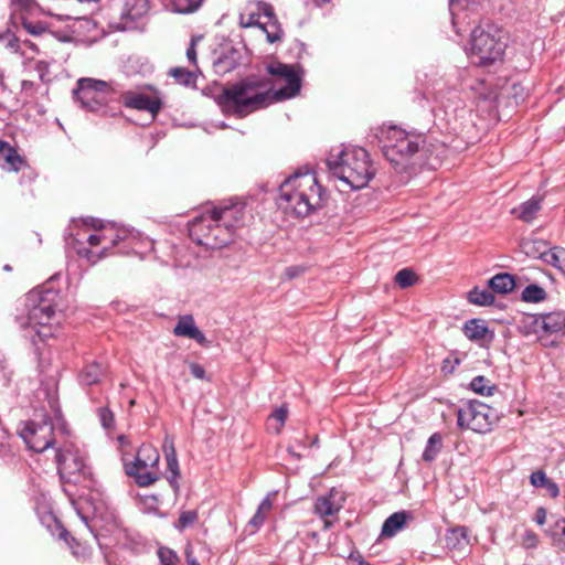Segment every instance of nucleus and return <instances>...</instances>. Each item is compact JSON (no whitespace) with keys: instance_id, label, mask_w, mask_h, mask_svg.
<instances>
[{"instance_id":"obj_53","label":"nucleus","mask_w":565,"mask_h":565,"mask_svg":"<svg viewBox=\"0 0 565 565\" xmlns=\"http://www.w3.org/2000/svg\"><path fill=\"white\" fill-rule=\"evenodd\" d=\"M537 535L533 531H526L523 535V545L526 548H533L537 545Z\"/></svg>"},{"instance_id":"obj_22","label":"nucleus","mask_w":565,"mask_h":565,"mask_svg":"<svg viewBox=\"0 0 565 565\" xmlns=\"http://www.w3.org/2000/svg\"><path fill=\"white\" fill-rule=\"evenodd\" d=\"M149 10L148 0H124L121 18L134 21L143 17Z\"/></svg>"},{"instance_id":"obj_34","label":"nucleus","mask_w":565,"mask_h":565,"mask_svg":"<svg viewBox=\"0 0 565 565\" xmlns=\"http://www.w3.org/2000/svg\"><path fill=\"white\" fill-rule=\"evenodd\" d=\"M271 508H273L271 500L267 495L266 498L263 499V501L258 505V509H257L256 513L253 515V518L250 519L249 524L255 527H259L260 525H263V523L265 522V519H266V514L271 510Z\"/></svg>"},{"instance_id":"obj_21","label":"nucleus","mask_w":565,"mask_h":565,"mask_svg":"<svg viewBox=\"0 0 565 565\" xmlns=\"http://www.w3.org/2000/svg\"><path fill=\"white\" fill-rule=\"evenodd\" d=\"M463 333L468 339L472 341L486 340L488 335L489 340L493 338V334L489 331L486 322L480 319L468 320L463 324Z\"/></svg>"},{"instance_id":"obj_6","label":"nucleus","mask_w":565,"mask_h":565,"mask_svg":"<svg viewBox=\"0 0 565 565\" xmlns=\"http://www.w3.org/2000/svg\"><path fill=\"white\" fill-rule=\"evenodd\" d=\"M330 172L352 189L367 185L375 174L369 153L360 147L345 148L327 160Z\"/></svg>"},{"instance_id":"obj_20","label":"nucleus","mask_w":565,"mask_h":565,"mask_svg":"<svg viewBox=\"0 0 565 565\" xmlns=\"http://www.w3.org/2000/svg\"><path fill=\"white\" fill-rule=\"evenodd\" d=\"M412 519L409 512L399 511L390 515L383 523L381 536L393 537L399 530L404 527L407 520Z\"/></svg>"},{"instance_id":"obj_10","label":"nucleus","mask_w":565,"mask_h":565,"mask_svg":"<svg viewBox=\"0 0 565 565\" xmlns=\"http://www.w3.org/2000/svg\"><path fill=\"white\" fill-rule=\"evenodd\" d=\"M457 424L460 428L476 433L490 431L499 416L495 409L479 401H469L458 409Z\"/></svg>"},{"instance_id":"obj_16","label":"nucleus","mask_w":565,"mask_h":565,"mask_svg":"<svg viewBox=\"0 0 565 565\" xmlns=\"http://www.w3.org/2000/svg\"><path fill=\"white\" fill-rule=\"evenodd\" d=\"M342 491L332 488L327 494L320 495L315 501V513L320 518L335 515L344 503Z\"/></svg>"},{"instance_id":"obj_5","label":"nucleus","mask_w":565,"mask_h":565,"mask_svg":"<svg viewBox=\"0 0 565 565\" xmlns=\"http://www.w3.org/2000/svg\"><path fill=\"white\" fill-rule=\"evenodd\" d=\"M263 88L260 81L248 77L224 86L216 103L224 114L243 118L267 105L269 94Z\"/></svg>"},{"instance_id":"obj_8","label":"nucleus","mask_w":565,"mask_h":565,"mask_svg":"<svg viewBox=\"0 0 565 565\" xmlns=\"http://www.w3.org/2000/svg\"><path fill=\"white\" fill-rule=\"evenodd\" d=\"M159 459L158 450L148 444L140 446L132 460L122 455L126 473L140 487H148L159 479Z\"/></svg>"},{"instance_id":"obj_38","label":"nucleus","mask_w":565,"mask_h":565,"mask_svg":"<svg viewBox=\"0 0 565 565\" xmlns=\"http://www.w3.org/2000/svg\"><path fill=\"white\" fill-rule=\"evenodd\" d=\"M416 281V275L415 273L409 268H404L397 271L395 275V282L401 288H407L415 284Z\"/></svg>"},{"instance_id":"obj_30","label":"nucleus","mask_w":565,"mask_h":565,"mask_svg":"<svg viewBox=\"0 0 565 565\" xmlns=\"http://www.w3.org/2000/svg\"><path fill=\"white\" fill-rule=\"evenodd\" d=\"M103 376V369L97 363L87 364L82 371L79 379L84 385L96 384Z\"/></svg>"},{"instance_id":"obj_35","label":"nucleus","mask_w":565,"mask_h":565,"mask_svg":"<svg viewBox=\"0 0 565 565\" xmlns=\"http://www.w3.org/2000/svg\"><path fill=\"white\" fill-rule=\"evenodd\" d=\"M545 298L546 291L535 284L526 286L522 291V300L526 302H540Z\"/></svg>"},{"instance_id":"obj_11","label":"nucleus","mask_w":565,"mask_h":565,"mask_svg":"<svg viewBox=\"0 0 565 565\" xmlns=\"http://www.w3.org/2000/svg\"><path fill=\"white\" fill-rule=\"evenodd\" d=\"M84 225L90 226L92 230H98L99 234L105 236V238H103L104 246L98 252L86 247L81 238H75L77 254L92 264L105 257L107 249L117 245L118 242L125 237L124 231H118L113 224H105L100 220L90 218L89 221H84Z\"/></svg>"},{"instance_id":"obj_61","label":"nucleus","mask_w":565,"mask_h":565,"mask_svg":"<svg viewBox=\"0 0 565 565\" xmlns=\"http://www.w3.org/2000/svg\"><path fill=\"white\" fill-rule=\"evenodd\" d=\"M323 519H324V521H323V530H329L333 525V523H332V521H330V520H328L326 518H323Z\"/></svg>"},{"instance_id":"obj_54","label":"nucleus","mask_w":565,"mask_h":565,"mask_svg":"<svg viewBox=\"0 0 565 565\" xmlns=\"http://www.w3.org/2000/svg\"><path fill=\"white\" fill-rule=\"evenodd\" d=\"M185 556V565H201L198 559L193 556L192 545L190 543L186 544L184 548Z\"/></svg>"},{"instance_id":"obj_2","label":"nucleus","mask_w":565,"mask_h":565,"mask_svg":"<svg viewBox=\"0 0 565 565\" xmlns=\"http://www.w3.org/2000/svg\"><path fill=\"white\" fill-rule=\"evenodd\" d=\"M324 191L310 171H297L279 186L278 205L286 213L306 217L323 205Z\"/></svg>"},{"instance_id":"obj_42","label":"nucleus","mask_w":565,"mask_h":565,"mask_svg":"<svg viewBox=\"0 0 565 565\" xmlns=\"http://www.w3.org/2000/svg\"><path fill=\"white\" fill-rule=\"evenodd\" d=\"M87 228L84 230L85 235V242L89 245V247H97L102 245L104 246L103 238H105L104 235H100L98 230H92L90 226H86Z\"/></svg>"},{"instance_id":"obj_26","label":"nucleus","mask_w":565,"mask_h":565,"mask_svg":"<svg viewBox=\"0 0 565 565\" xmlns=\"http://www.w3.org/2000/svg\"><path fill=\"white\" fill-rule=\"evenodd\" d=\"M491 290L499 294H508L515 287V281L512 275L508 273L497 274L489 280Z\"/></svg>"},{"instance_id":"obj_15","label":"nucleus","mask_w":565,"mask_h":565,"mask_svg":"<svg viewBox=\"0 0 565 565\" xmlns=\"http://www.w3.org/2000/svg\"><path fill=\"white\" fill-rule=\"evenodd\" d=\"M121 103L127 108L148 111L151 119L156 117L161 107V100L156 93L147 94L142 88L126 90L120 95Z\"/></svg>"},{"instance_id":"obj_17","label":"nucleus","mask_w":565,"mask_h":565,"mask_svg":"<svg viewBox=\"0 0 565 565\" xmlns=\"http://www.w3.org/2000/svg\"><path fill=\"white\" fill-rule=\"evenodd\" d=\"M82 0H53L49 13L61 20L79 19L83 14L79 6Z\"/></svg>"},{"instance_id":"obj_25","label":"nucleus","mask_w":565,"mask_h":565,"mask_svg":"<svg viewBox=\"0 0 565 565\" xmlns=\"http://www.w3.org/2000/svg\"><path fill=\"white\" fill-rule=\"evenodd\" d=\"M163 452L167 459L168 468L170 471L169 481L173 486L174 480L177 478V451L174 447V439L172 436H167L164 438L163 445Z\"/></svg>"},{"instance_id":"obj_36","label":"nucleus","mask_w":565,"mask_h":565,"mask_svg":"<svg viewBox=\"0 0 565 565\" xmlns=\"http://www.w3.org/2000/svg\"><path fill=\"white\" fill-rule=\"evenodd\" d=\"M551 535L554 546L565 552V518H561L555 522L554 531Z\"/></svg>"},{"instance_id":"obj_60","label":"nucleus","mask_w":565,"mask_h":565,"mask_svg":"<svg viewBox=\"0 0 565 565\" xmlns=\"http://www.w3.org/2000/svg\"><path fill=\"white\" fill-rule=\"evenodd\" d=\"M452 534L457 535V536H460L462 539H466L467 537V530L465 527H458V529L452 531Z\"/></svg>"},{"instance_id":"obj_23","label":"nucleus","mask_w":565,"mask_h":565,"mask_svg":"<svg viewBox=\"0 0 565 565\" xmlns=\"http://www.w3.org/2000/svg\"><path fill=\"white\" fill-rule=\"evenodd\" d=\"M543 318L541 321L543 333L553 334L565 329V313L563 311L543 313Z\"/></svg>"},{"instance_id":"obj_48","label":"nucleus","mask_w":565,"mask_h":565,"mask_svg":"<svg viewBox=\"0 0 565 565\" xmlns=\"http://www.w3.org/2000/svg\"><path fill=\"white\" fill-rule=\"evenodd\" d=\"M201 40H202L201 35L193 36L192 40H191L190 46L186 50V58L193 65H196V50H195V46H196V43L199 41H201Z\"/></svg>"},{"instance_id":"obj_45","label":"nucleus","mask_w":565,"mask_h":565,"mask_svg":"<svg viewBox=\"0 0 565 565\" xmlns=\"http://www.w3.org/2000/svg\"><path fill=\"white\" fill-rule=\"evenodd\" d=\"M160 565H174L177 556L172 550L160 547L158 550Z\"/></svg>"},{"instance_id":"obj_4","label":"nucleus","mask_w":565,"mask_h":565,"mask_svg":"<svg viewBox=\"0 0 565 565\" xmlns=\"http://www.w3.org/2000/svg\"><path fill=\"white\" fill-rule=\"evenodd\" d=\"M382 151L397 172L408 174L424 164L425 138L397 127L383 130Z\"/></svg>"},{"instance_id":"obj_12","label":"nucleus","mask_w":565,"mask_h":565,"mask_svg":"<svg viewBox=\"0 0 565 565\" xmlns=\"http://www.w3.org/2000/svg\"><path fill=\"white\" fill-rule=\"evenodd\" d=\"M267 72L276 77V82L284 81L285 85L273 93L275 100H284L295 97L301 87L303 70L300 65H289L280 62L267 66Z\"/></svg>"},{"instance_id":"obj_56","label":"nucleus","mask_w":565,"mask_h":565,"mask_svg":"<svg viewBox=\"0 0 565 565\" xmlns=\"http://www.w3.org/2000/svg\"><path fill=\"white\" fill-rule=\"evenodd\" d=\"M68 536H70L68 532L65 529H61L60 534H58L60 540H63L72 548L73 554L75 556H78L79 553L76 550H74L73 545L68 541Z\"/></svg>"},{"instance_id":"obj_49","label":"nucleus","mask_w":565,"mask_h":565,"mask_svg":"<svg viewBox=\"0 0 565 565\" xmlns=\"http://www.w3.org/2000/svg\"><path fill=\"white\" fill-rule=\"evenodd\" d=\"M543 319H544L543 318V313L542 315L530 316L527 318V320H529V328L531 329L532 332H534V333L543 332V327H542V323H541V321Z\"/></svg>"},{"instance_id":"obj_33","label":"nucleus","mask_w":565,"mask_h":565,"mask_svg":"<svg viewBox=\"0 0 565 565\" xmlns=\"http://www.w3.org/2000/svg\"><path fill=\"white\" fill-rule=\"evenodd\" d=\"M260 30L266 33V39L269 43L279 42L284 35V31L280 23L278 22V19L263 23V28H260Z\"/></svg>"},{"instance_id":"obj_28","label":"nucleus","mask_w":565,"mask_h":565,"mask_svg":"<svg viewBox=\"0 0 565 565\" xmlns=\"http://www.w3.org/2000/svg\"><path fill=\"white\" fill-rule=\"evenodd\" d=\"M443 448V437L439 433L433 434L427 441L423 452V460L426 462L434 461Z\"/></svg>"},{"instance_id":"obj_50","label":"nucleus","mask_w":565,"mask_h":565,"mask_svg":"<svg viewBox=\"0 0 565 565\" xmlns=\"http://www.w3.org/2000/svg\"><path fill=\"white\" fill-rule=\"evenodd\" d=\"M184 363L188 364L190 373L193 377H195L198 380L205 379V370L203 369L202 365L194 363V362H188V361H185Z\"/></svg>"},{"instance_id":"obj_55","label":"nucleus","mask_w":565,"mask_h":565,"mask_svg":"<svg viewBox=\"0 0 565 565\" xmlns=\"http://www.w3.org/2000/svg\"><path fill=\"white\" fill-rule=\"evenodd\" d=\"M543 488H545L547 490V492L550 493V495L552 498H556L559 494L558 486L550 479L546 481V483L544 484Z\"/></svg>"},{"instance_id":"obj_51","label":"nucleus","mask_w":565,"mask_h":565,"mask_svg":"<svg viewBox=\"0 0 565 565\" xmlns=\"http://www.w3.org/2000/svg\"><path fill=\"white\" fill-rule=\"evenodd\" d=\"M468 0H449V10L452 17V23L455 24V19L458 14V10L465 9L468 4Z\"/></svg>"},{"instance_id":"obj_39","label":"nucleus","mask_w":565,"mask_h":565,"mask_svg":"<svg viewBox=\"0 0 565 565\" xmlns=\"http://www.w3.org/2000/svg\"><path fill=\"white\" fill-rule=\"evenodd\" d=\"M199 520L196 510L183 511L179 514V531L192 527Z\"/></svg>"},{"instance_id":"obj_24","label":"nucleus","mask_w":565,"mask_h":565,"mask_svg":"<svg viewBox=\"0 0 565 565\" xmlns=\"http://www.w3.org/2000/svg\"><path fill=\"white\" fill-rule=\"evenodd\" d=\"M541 209V199L533 196L523 202L519 207L513 209V213L523 222L530 223L535 218L536 213Z\"/></svg>"},{"instance_id":"obj_43","label":"nucleus","mask_w":565,"mask_h":565,"mask_svg":"<svg viewBox=\"0 0 565 565\" xmlns=\"http://www.w3.org/2000/svg\"><path fill=\"white\" fill-rule=\"evenodd\" d=\"M213 67L217 74H226L234 68V62L228 56L218 57L213 62Z\"/></svg>"},{"instance_id":"obj_19","label":"nucleus","mask_w":565,"mask_h":565,"mask_svg":"<svg viewBox=\"0 0 565 565\" xmlns=\"http://www.w3.org/2000/svg\"><path fill=\"white\" fill-rule=\"evenodd\" d=\"M22 158L8 142L0 140V167L8 171H19Z\"/></svg>"},{"instance_id":"obj_46","label":"nucleus","mask_w":565,"mask_h":565,"mask_svg":"<svg viewBox=\"0 0 565 565\" xmlns=\"http://www.w3.org/2000/svg\"><path fill=\"white\" fill-rule=\"evenodd\" d=\"M98 416L100 424L104 428H110L114 424V414L107 407H100L98 409Z\"/></svg>"},{"instance_id":"obj_27","label":"nucleus","mask_w":565,"mask_h":565,"mask_svg":"<svg viewBox=\"0 0 565 565\" xmlns=\"http://www.w3.org/2000/svg\"><path fill=\"white\" fill-rule=\"evenodd\" d=\"M521 248L526 256L543 259L547 244L541 239H526L521 243Z\"/></svg>"},{"instance_id":"obj_44","label":"nucleus","mask_w":565,"mask_h":565,"mask_svg":"<svg viewBox=\"0 0 565 565\" xmlns=\"http://www.w3.org/2000/svg\"><path fill=\"white\" fill-rule=\"evenodd\" d=\"M254 6L256 7V9L259 11L260 15H264L268 19L267 22H270L273 20H277V17L274 12V8L271 7V4L267 3V2H264V1H256L254 3Z\"/></svg>"},{"instance_id":"obj_18","label":"nucleus","mask_w":565,"mask_h":565,"mask_svg":"<svg viewBox=\"0 0 565 565\" xmlns=\"http://www.w3.org/2000/svg\"><path fill=\"white\" fill-rule=\"evenodd\" d=\"M179 337L191 339L203 348L210 347V341L198 328L191 315L179 316Z\"/></svg>"},{"instance_id":"obj_47","label":"nucleus","mask_w":565,"mask_h":565,"mask_svg":"<svg viewBox=\"0 0 565 565\" xmlns=\"http://www.w3.org/2000/svg\"><path fill=\"white\" fill-rule=\"evenodd\" d=\"M548 478L542 470L534 471L530 476L531 484L536 488H543Z\"/></svg>"},{"instance_id":"obj_13","label":"nucleus","mask_w":565,"mask_h":565,"mask_svg":"<svg viewBox=\"0 0 565 565\" xmlns=\"http://www.w3.org/2000/svg\"><path fill=\"white\" fill-rule=\"evenodd\" d=\"M56 461L60 473L68 481L78 482L81 477L89 475L84 458L77 451L60 450Z\"/></svg>"},{"instance_id":"obj_58","label":"nucleus","mask_w":565,"mask_h":565,"mask_svg":"<svg viewBox=\"0 0 565 565\" xmlns=\"http://www.w3.org/2000/svg\"><path fill=\"white\" fill-rule=\"evenodd\" d=\"M12 3L22 10H29L33 0H12Z\"/></svg>"},{"instance_id":"obj_31","label":"nucleus","mask_w":565,"mask_h":565,"mask_svg":"<svg viewBox=\"0 0 565 565\" xmlns=\"http://www.w3.org/2000/svg\"><path fill=\"white\" fill-rule=\"evenodd\" d=\"M468 299L477 306H490L494 302L493 294L488 289H479L475 287L469 294Z\"/></svg>"},{"instance_id":"obj_59","label":"nucleus","mask_w":565,"mask_h":565,"mask_svg":"<svg viewBox=\"0 0 565 565\" xmlns=\"http://www.w3.org/2000/svg\"><path fill=\"white\" fill-rule=\"evenodd\" d=\"M300 273H302V269L300 267H297V266L288 267L285 270V275L288 278H294V277L298 276Z\"/></svg>"},{"instance_id":"obj_29","label":"nucleus","mask_w":565,"mask_h":565,"mask_svg":"<svg viewBox=\"0 0 565 565\" xmlns=\"http://www.w3.org/2000/svg\"><path fill=\"white\" fill-rule=\"evenodd\" d=\"M287 415H288L287 407L280 406V407L276 408L269 415V417L267 419V428L275 434H279L281 431V428L285 425Z\"/></svg>"},{"instance_id":"obj_62","label":"nucleus","mask_w":565,"mask_h":565,"mask_svg":"<svg viewBox=\"0 0 565 565\" xmlns=\"http://www.w3.org/2000/svg\"><path fill=\"white\" fill-rule=\"evenodd\" d=\"M118 441L121 446L126 445L127 444V437L121 435L118 437Z\"/></svg>"},{"instance_id":"obj_14","label":"nucleus","mask_w":565,"mask_h":565,"mask_svg":"<svg viewBox=\"0 0 565 565\" xmlns=\"http://www.w3.org/2000/svg\"><path fill=\"white\" fill-rule=\"evenodd\" d=\"M21 436L28 446L36 452L46 450L54 443L53 427L47 420L40 424L29 423Z\"/></svg>"},{"instance_id":"obj_1","label":"nucleus","mask_w":565,"mask_h":565,"mask_svg":"<svg viewBox=\"0 0 565 565\" xmlns=\"http://www.w3.org/2000/svg\"><path fill=\"white\" fill-rule=\"evenodd\" d=\"M244 204L222 202L189 222L190 238L198 245L216 249L226 246L243 225Z\"/></svg>"},{"instance_id":"obj_3","label":"nucleus","mask_w":565,"mask_h":565,"mask_svg":"<svg viewBox=\"0 0 565 565\" xmlns=\"http://www.w3.org/2000/svg\"><path fill=\"white\" fill-rule=\"evenodd\" d=\"M56 294L51 290H32L25 296L24 311L17 319L23 337L33 344L53 337L57 330L52 323L55 316Z\"/></svg>"},{"instance_id":"obj_57","label":"nucleus","mask_w":565,"mask_h":565,"mask_svg":"<svg viewBox=\"0 0 565 565\" xmlns=\"http://www.w3.org/2000/svg\"><path fill=\"white\" fill-rule=\"evenodd\" d=\"M545 521H546V510L541 507L536 510L535 522L539 525H543L545 523Z\"/></svg>"},{"instance_id":"obj_64","label":"nucleus","mask_w":565,"mask_h":565,"mask_svg":"<svg viewBox=\"0 0 565 565\" xmlns=\"http://www.w3.org/2000/svg\"><path fill=\"white\" fill-rule=\"evenodd\" d=\"M170 7L171 12H177V3L174 2V0H171Z\"/></svg>"},{"instance_id":"obj_7","label":"nucleus","mask_w":565,"mask_h":565,"mask_svg":"<svg viewBox=\"0 0 565 565\" xmlns=\"http://www.w3.org/2000/svg\"><path fill=\"white\" fill-rule=\"evenodd\" d=\"M470 44L475 63L488 66L502 58L507 49V36L499 26L486 23L472 30Z\"/></svg>"},{"instance_id":"obj_41","label":"nucleus","mask_w":565,"mask_h":565,"mask_svg":"<svg viewBox=\"0 0 565 565\" xmlns=\"http://www.w3.org/2000/svg\"><path fill=\"white\" fill-rule=\"evenodd\" d=\"M205 0H179V14H191L201 9Z\"/></svg>"},{"instance_id":"obj_63","label":"nucleus","mask_w":565,"mask_h":565,"mask_svg":"<svg viewBox=\"0 0 565 565\" xmlns=\"http://www.w3.org/2000/svg\"><path fill=\"white\" fill-rule=\"evenodd\" d=\"M169 75L173 78H177V67H171L169 70Z\"/></svg>"},{"instance_id":"obj_52","label":"nucleus","mask_w":565,"mask_h":565,"mask_svg":"<svg viewBox=\"0 0 565 565\" xmlns=\"http://www.w3.org/2000/svg\"><path fill=\"white\" fill-rule=\"evenodd\" d=\"M179 83H183L185 85L194 84V78L196 77L195 73L189 72L184 68L179 67Z\"/></svg>"},{"instance_id":"obj_40","label":"nucleus","mask_w":565,"mask_h":565,"mask_svg":"<svg viewBox=\"0 0 565 565\" xmlns=\"http://www.w3.org/2000/svg\"><path fill=\"white\" fill-rule=\"evenodd\" d=\"M260 13L256 9L250 11L247 15L241 14L239 24L242 28H263V23L259 21Z\"/></svg>"},{"instance_id":"obj_32","label":"nucleus","mask_w":565,"mask_h":565,"mask_svg":"<svg viewBox=\"0 0 565 565\" xmlns=\"http://www.w3.org/2000/svg\"><path fill=\"white\" fill-rule=\"evenodd\" d=\"M543 260L557 267L565 274V249L562 247H554L550 250L546 249Z\"/></svg>"},{"instance_id":"obj_9","label":"nucleus","mask_w":565,"mask_h":565,"mask_svg":"<svg viewBox=\"0 0 565 565\" xmlns=\"http://www.w3.org/2000/svg\"><path fill=\"white\" fill-rule=\"evenodd\" d=\"M118 89L113 82L102 79L82 77L77 79L76 88L73 89V98L81 108L87 111H98L109 99V96L117 93Z\"/></svg>"},{"instance_id":"obj_37","label":"nucleus","mask_w":565,"mask_h":565,"mask_svg":"<svg viewBox=\"0 0 565 565\" xmlns=\"http://www.w3.org/2000/svg\"><path fill=\"white\" fill-rule=\"evenodd\" d=\"M488 383L489 381L484 376L479 375L471 381L470 388L477 394L490 396L495 387L489 386Z\"/></svg>"}]
</instances>
